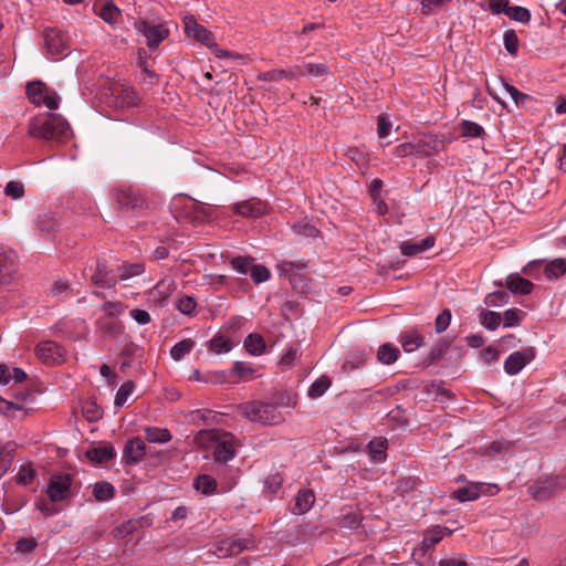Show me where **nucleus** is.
<instances>
[{
	"label": "nucleus",
	"instance_id": "nucleus-40",
	"mask_svg": "<svg viewBox=\"0 0 566 566\" xmlns=\"http://www.w3.org/2000/svg\"><path fill=\"white\" fill-rule=\"evenodd\" d=\"M502 322V315L497 312L482 310L480 323L489 331H495Z\"/></svg>",
	"mask_w": 566,
	"mask_h": 566
},
{
	"label": "nucleus",
	"instance_id": "nucleus-56",
	"mask_svg": "<svg viewBox=\"0 0 566 566\" xmlns=\"http://www.w3.org/2000/svg\"><path fill=\"white\" fill-rule=\"evenodd\" d=\"M249 275L251 276L254 283L260 284L268 281L271 274L266 266L253 263Z\"/></svg>",
	"mask_w": 566,
	"mask_h": 566
},
{
	"label": "nucleus",
	"instance_id": "nucleus-50",
	"mask_svg": "<svg viewBox=\"0 0 566 566\" xmlns=\"http://www.w3.org/2000/svg\"><path fill=\"white\" fill-rule=\"evenodd\" d=\"M511 20L527 24L531 21V12L528 9L520 6L510 7L506 14Z\"/></svg>",
	"mask_w": 566,
	"mask_h": 566
},
{
	"label": "nucleus",
	"instance_id": "nucleus-48",
	"mask_svg": "<svg viewBox=\"0 0 566 566\" xmlns=\"http://www.w3.org/2000/svg\"><path fill=\"white\" fill-rule=\"evenodd\" d=\"M197 303L190 295H184L176 301V308L184 315L191 316L195 314Z\"/></svg>",
	"mask_w": 566,
	"mask_h": 566
},
{
	"label": "nucleus",
	"instance_id": "nucleus-20",
	"mask_svg": "<svg viewBox=\"0 0 566 566\" xmlns=\"http://www.w3.org/2000/svg\"><path fill=\"white\" fill-rule=\"evenodd\" d=\"M394 154L398 158H406L410 156L424 157L430 153L427 151L426 145L422 143H402L395 148Z\"/></svg>",
	"mask_w": 566,
	"mask_h": 566
},
{
	"label": "nucleus",
	"instance_id": "nucleus-27",
	"mask_svg": "<svg viewBox=\"0 0 566 566\" xmlns=\"http://www.w3.org/2000/svg\"><path fill=\"white\" fill-rule=\"evenodd\" d=\"M117 105L120 107H133L138 104V96L132 87H119L114 91Z\"/></svg>",
	"mask_w": 566,
	"mask_h": 566
},
{
	"label": "nucleus",
	"instance_id": "nucleus-28",
	"mask_svg": "<svg viewBox=\"0 0 566 566\" xmlns=\"http://www.w3.org/2000/svg\"><path fill=\"white\" fill-rule=\"evenodd\" d=\"M297 65H301L304 71V74L301 77L308 76L312 78H317V77H324L331 73V69H329L328 64H326V63L314 64L312 62H306L305 60H303Z\"/></svg>",
	"mask_w": 566,
	"mask_h": 566
},
{
	"label": "nucleus",
	"instance_id": "nucleus-57",
	"mask_svg": "<svg viewBox=\"0 0 566 566\" xmlns=\"http://www.w3.org/2000/svg\"><path fill=\"white\" fill-rule=\"evenodd\" d=\"M83 413L90 422H94L102 418L103 410L96 402L88 401L83 406Z\"/></svg>",
	"mask_w": 566,
	"mask_h": 566
},
{
	"label": "nucleus",
	"instance_id": "nucleus-23",
	"mask_svg": "<svg viewBox=\"0 0 566 566\" xmlns=\"http://www.w3.org/2000/svg\"><path fill=\"white\" fill-rule=\"evenodd\" d=\"M86 455L92 462L106 463L115 458L116 450L112 444L99 446L87 450Z\"/></svg>",
	"mask_w": 566,
	"mask_h": 566
},
{
	"label": "nucleus",
	"instance_id": "nucleus-46",
	"mask_svg": "<svg viewBox=\"0 0 566 566\" xmlns=\"http://www.w3.org/2000/svg\"><path fill=\"white\" fill-rule=\"evenodd\" d=\"M233 347V343L224 336H214L210 340L209 348L216 354L229 353Z\"/></svg>",
	"mask_w": 566,
	"mask_h": 566
},
{
	"label": "nucleus",
	"instance_id": "nucleus-3",
	"mask_svg": "<svg viewBox=\"0 0 566 566\" xmlns=\"http://www.w3.org/2000/svg\"><path fill=\"white\" fill-rule=\"evenodd\" d=\"M45 54L52 60H61L70 52L69 36L63 31L51 28L44 31Z\"/></svg>",
	"mask_w": 566,
	"mask_h": 566
},
{
	"label": "nucleus",
	"instance_id": "nucleus-1",
	"mask_svg": "<svg viewBox=\"0 0 566 566\" xmlns=\"http://www.w3.org/2000/svg\"><path fill=\"white\" fill-rule=\"evenodd\" d=\"M29 134L45 140L65 143L71 138L72 129L60 114H46L30 122Z\"/></svg>",
	"mask_w": 566,
	"mask_h": 566
},
{
	"label": "nucleus",
	"instance_id": "nucleus-41",
	"mask_svg": "<svg viewBox=\"0 0 566 566\" xmlns=\"http://www.w3.org/2000/svg\"><path fill=\"white\" fill-rule=\"evenodd\" d=\"M224 374L223 373H206L201 374L198 369H193L191 375L189 376V379H192L198 382H214V384H222L224 381Z\"/></svg>",
	"mask_w": 566,
	"mask_h": 566
},
{
	"label": "nucleus",
	"instance_id": "nucleus-47",
	"mask_svg": "<svg viewBox=\"0 0 566 566\" xmlns=\"http://www.w3.org/2000/svg\"><path fill=\"white\" fill-rule=\"evenodd\" d=\"M524 316L525 313L523 311L514 307L509 308L502 316L503 326L506 328L517 326Z\"/></svg>",
	"mask_w": 566,
	"mask_h": 566
},
{
	"label": "nucleus",
	"instance_id": "nucleus-39",
	"mask_svg": "<svg viewBox=\"0 0 566 566\" xmlns=\"http://www.w3.org/2000/svg\"><path fill=\"white\" fill-rule=\"evenodd\" d=\"M145 434L146 439L153 443H166L171 440V434L169 430L158 427L146 428Z\"/></svg>",
	"mask_w": 566,
	"mask_h": 566
},
{
	"label": "nucleus",
	"instance_id": "nucleus-18",
	"mask_svg": "<svg viewBox=\"0 0 566 566\" xmlns=\"http://www.w3.org/2000/svg\"><path fill=\"white\" fill-rule=\"evenodd\" d=\"M434 242L436 241L432 235H428L418 242L405 241L400 245V251L405 256H413L420 252L431 249L434 245Z\"/></svg>",
	"mask_w": 566,
	"mask_h": 566
},
{
	"label": "nucleus",
	"instance_id": "nucleus-51",
	"mask_svg": "<svg viewBox=\"0 0 566 566\" xmlns=\"http://www.w3.org/2000/svg\"><path fill=\"white\" fill-rule=\"evenodd\" d=\"M503 44L510 55L516 56L518 52V38L514 30H506L503 33Z\"/></svg>",
	"mask_w": 566,
	"mask_h": 566
},
{
	"label": "nucleus",
	"instance_id": "nucleus-31",
	"mask_svg": "<svg viewBox=\"0 0 566 566\" xmlns=\"http://www.w3.org/2000/svg\"><path fill=\"white\" fill-rule=\"evenodd\" d=\"M234 457L232 442L222 441L216 444L213 450V460L218 463H227Z\"/></svg>",
	"mask_w": 566,
	"mask_h": 566
},
{
	"label": "nucleus",
	"instance_id": "nucleus-52",
	"mask_svg": "<svg viewBox=\"0 0 566 566\" xmlns=\"http://www.w3.org/2000/svg\"><path fill=\"white\" fill-rule=\"evenodd\" d=\"M283 479L280 474H271L264 480L263 491L268 496L275 495L282 488Z\"/></svg>",
	"mask_w": 566,
	"mask_h": 566
},
{
	"label": "nucleus",
	"instance_id": "nucleus-11",
	"mask_svg": "<svg viewBox=\"0 0 566 566\" xmlns=\"http://www.w3.org/2000/svg\"><path fill=\"white\" fill-rule=\"evenodd\" d=\"M452 532L444 526H433L426 531L422 541L418 547L415 548L412 556H424L430 549L433 548L446 535H451Z\"/></svg>",
	"mask_w": 566,
	"mask_h": 566
},
{
	"label": "nucleus",
	"instance_id": "nucleus-4",
	"mask_svg": "<svg viewBox=\"0 0 566 566\" xmlns=\"http://www.w3.org/2000/svg\"><path fill=\"white\" fill-rule=\"evenodd\" d=\"M72 476L66 473L51 475L46 485V494L51 502H62L71 497Z\"/></svg>",
	"mask_w": 566,
	"mask_h": 566
},
{
	"label": "nucleus",
	"instance_id": "nucleus-38",
	"mask_svg": "<svg viewBox=\"0 0 566 566\" xmlns=\"http://www.w3.org/2000/svg\"><path fill=\"white\" fill-rule=\"evenodd\" d=\"M277 269L281 274L292 277L306 269V262L283 260L277 264Z\"/></svg>",
	"mask_w": 566,
	"mask_h": 566
},
{
	"label": "nucleus",
	"instance_id": "nucleus-24",
	"mask_svg": "<svg viewBox=\"0 0 566 566\" xmlns=\"http://www.w3.org/2000/svg\"><path fill=\"white\" fill-rule=\"evenodd\" d=\"M506 287L512 293H516V294L518 293L522 295H526L532 292L533 283L531 281L520 276L518 274L514 273V274H510L506 277Z\"/></svg>",
	"mask_w": 566,
	"mask_h": 566
},
{
	"label": "nucleus",
	"instance_id": "nucleus-43",
	"mask_svg": "<svg viewBox=\"0 0 566 566\" xmlns=\"http://www.w3.org/2000/svg\"><path fill=\"white\" fill-rule=\"evenodd\" d=\"M125 308L126 306L118 301L105 302L99 306V311L104 313L102 316L112 317L114 319H117L118 316L124 313Z\"/></svg>",
	"mask_w": 566,
	"mask_h": 566
},
{
	"label": "nucleus",
	"instance_id": "nucleus-10",
	"mask_svg": "<svg viewBox=\"0 0 566 566\" xmlns=\"http://www.w3.org/2000/svg\"><path fill=\"white\" fill-rule=\"evenodd\" d=\"M138 33L146 38L147 46L156 50L158 45L168 36V30L161 24H151L147 21H140L136 24Z\"/></svg>",
	"mask_w": 566,
	"mask_h": 566
},
{
	"label": "nucleus",
	"instance_id": "nucleus-9",
	"mask_svg": "<svg viewBox=\"0 0 566 566\" xmlns=\"http://www.w3.org/2000/svg\"><path fill=\"white\" fill-rule=\"evenodd\" d=\"M90 272L92 284L102 289H113L117 284V275L111 270L105 262L97 261L95 266L85 269Z\"/></svg>",
	"mask_w": 566,
	"mask_h": 566
},
{
	"label": "nucleus",
	"instance_id": "nucleus-25",
	"mask_svg": "<svg viewBox=\"0 0 566 566\" xmlns=\"http://www.w3.org/2000/svg\"><path fill=\"white\" fill-rule=\"evenodd\" d=\"M566 273V258H557L544 266V274L548 281L560 279Z\"/></svg>",
	"mask_w": 566,
	"mask_h": 566
},
{
	"label": "nucleus",
	"instance_id": "nucleus-8",
	"mask_svg": "<svg viewBox=\"0 0 566 566\" xmlns=\"http://www.w3.org/2000/svg\"><path fill=\"white\" fill-rule=\"evenodd\" d=\"M564 488H566V475H555L536 481L528 488V492L535 500H542Z\"/></svg>",
	"mask_w": 566,
	"mask_h": 566
},
{
	"label": "nucleus",
	"instance_id": "nucleus-53",
	"mask_svg": "<svg viewBox=\"0 0 566 566\" xmlns=\"http://www.w3.org/2000/svg\"><path fill=\"white\" fill-rule=\"evenodd\" d=\"M56 228V222L52 219L39 218L35 224L38 234L42 238H51Z\"/></svg>",
	"mask_w": 566,
	"mask_h": 566
},
{
	"label": "nucleus",
	"instance_id": "nucleus-13",
	"mask_svg": "<svg viewBox=\"0 0 566 566\" xmlns=\"http://www.w3.org/2000/svg\"><path fill=\"white\" fill-rule=\"evenodd\" d=\"M534 359L533 349L517 350L507 356L504 361V371L514 376L517 375L528 363Z\"/></svg>",
	"mask_w": 566,
	"mask_h": 566
},
{
	"label": "nucleus",
	"instance_id": "nucleus-19",
	"mask_svg": "<svg viewBox=\"0 0 566 566\" xmlns=\"http://www.w3.org/2000/svg\"><path fill=\"white\" fill-rule=\"evenodd\" d=\"M315 495L308 489H302L295 496V503L292 509V513L295 515H302L307 513L314 505Z\"/></svg>",
	"mask_w": 566,
	"mask_h": 566
},
{
	"label": "nucleus",
	"instance_id": "nucleus-17",
	"mask_svg": "<svg viewBox=\"0 0 566 566\" xmlns=\"http://www.w3.org/2000/svg\"><path fill=\"white\" fill-rule=\"evenodd\" d=\"M248 547V543L243 539L226 538L217 543L213 554L219 558L241 553Z\"/></svg>",
	"mask_w": 566,
	"mask_h": 566
},
{
	"label": "nucleus",
	"instance_id": "nucleus-61",
	"mask_svg": "<svg viewBox=\"0 0 566 566\" xmlns=\"http://www.w3.org/2000/svg\"><path fill=\"white\" fill-rule=\"evenodd\" d=\"M451 318H452V314L450 312V310L446 308L443 310L437 317H436V321H434V329L437 333H442L444 332L450 323H451Z\"/></svg>",
	"mask_w": 566,
	"mask_h": 566
},
{
	"label": "nucleus",
	"instance_id": "nucleus-21",
	"mask_svg": "<svg viewBox=\"0 0 566 566\" xmlns=\"http://www.w3.org/2000/svg\"><path fill=\"white\" fill-rule=\"evenodd\" d=\"M303 74L304 71L301 65H292L286 70H272L265 72L262 75V78L265 81H280L282 78L296 80L300 78Z\"/></svg>",
	"mask_w": 566,
	"mask_h": 566
},
{
	"label": "nucleus",
	"instance_id": "nucleus-32",
	"mask_svg": "<svg viewBox=\"0 0 566 566\" xmlns=\"http://www.w3.org/2000/svg\"><path fill=\"white\" fill-rule=\"evenodd\" d=\"M98 15L109 25L116 27L120 20V10L108 1L99 9Z\"/></svg>",
	"mask_w": 566,
	"mask_h": 566
},
{
	"label": "nucleus",
	"instance_id": "nucleus-7",
	"mask_svg": "<svg viewBox=\"0 0 566 566\" xmlns=\"http://www.w3.org/2000/svg\"><path fill=\"white\" fill-rule=\"evenodd\" d=\"M66 349L53 340L41 342L35 347L36 357L46 365L63 363L66 358Z\"/></svg>",
	"mask_w": 566,
	"mask_h": 566
},
{
	"label": "nucleus",
	"instance_id": "nucleus-49",
	"mask_svg": "<svg viewBox=\"0 0 566 566\" xmlns=\"http://www.w3.org/2000/svg\"><path fill=\"white\" fill-rule=\"evenodd\" d=\"M230 264L235 272L248 275L253 264V259L249 256H234L230 260Z\"/></svg>",
	"mask_w": 566,
	"mask_h": 566
},
{
	"label": "nucleus",
	"instance_id": "nucleus-55",
	"mask_svg": "<svg viewBox=\"0 0 566 566\" xmlns=\"http://www.w3.org/2000/svg\"><path fill=\"white\" fill-rule=\"evenodd\" d=\"M134 391V382L132 381H127V382H124L117 390L116 392V397H115V405L117 407H123L126 401L128 400V398L130 397V395L133 394Z\"/></svg>",
	"mask_w": 566,
	"mask_h": 566
},
{
	"label": "nucleus",
	"instance_id": "nucleus-42",
	"mask_svg": "<svg viewBox=\"0 0 566 566\" xmlns=\"http://www.w3.org/2000/svg\"><path fill=\"white\" fill-rule=\"evenodd\" d=\"M193 486L202 494L210 495L214 492L217 482L212 476L202 474L195 480Z\"/></svg>",
	"mask_w": 566,
	"mask_h": 566
},
{
	"label": "nucleus",
	"instance_id": "nucleus-33",
	"mask_svg": "<svg viewBox=\"0 0 566 566\" xmlns=\"http://www.w3.org/2000/svg\"><path fill=\"white\" fill-rule=\"evenodd\" d=\"M93 496L97 502L111 501L115 496V489L109 482H96L93 485Z\"/></svg>",
	"mask_w": 566,
	"mask_h": 566
},
{
	"label": "nucleus",
	"instance_id": "nucleus-5",
	"mask_svg": "<svg viewBox=\"0 0 566 566\" xmlns=\"http://www.w3.org/2000/svg\"><path fill=\"white\" fill-rule=\"evenodd\" d=\"M27 93L29 99L36 106H45L49 109L59 107V95L49 90L42 82L28 84Z\"/></svg>",
	"mask_w": 566,
	"mask_h": 566
},
{
	"label": "nucleus",
	"instance_id": "nucleus-12",
	"mask_svg": "<svg viewBox=\"0 0 566 566\" xmlns=\"http://www.w3.org/2000/svg\"><path fill=\"white\" fill-rule=\"evenodd\" d=\"M184 27L185 32L189 38H193L208 48L216 45L212 33L199 24L193 15H186L184 18Z\"/></svg>",
	"mask_w": 566,
	"mask_h": 566
},
{
	"label": "nucleus",
	"instance_id": "nucleus-45",
	"mask_svg": "<svg viewBox=\"0 0 566 566\" xmlns=\"http://www.w3.org/2000/svg\"><path fill=\"white\" fill-rule=\"evenodd\" d=\"M331 386V380L326 376L317 378L308 388L311 398L322 397Z\"/></svg>",
	"mask_w": 566,
	"mask_h": 566
},
{
	"label": "nucleus",
	"instance_id": "nucleus-60",
	"mask_svg": "<svg viewBox=\"0 0 566 566\" xmlns=\"http://www.w3.org/2000/svg\"><path fill=\"white\" fill-rule=\"evenodd\" d=\"M4 195L17 200L24 196V186L20 181L11 180L6 185Z\"/></svg>",
	"mask_w": 566,
	"mask_h": 566
},
{
	"label": "nucleus",
	"instance_id": "nucleus-36",
	"mask_svg": "<svg viewBox=\"0 0 566 566\" xmlns=\"http://www.w3.org/2000/svg\"><path fill=\"white\" fill-rule=\"evenodd\" d=\"M118 277L122 281L130 280L135 276H139L145 272V265L143 263H123L118 265Z\"/></svg>",
	"mask_w": 566,
	"mask_h": 566
},
{
	"label": "nucleus",
	"instance_id": "nucleus-26",
	"mask_svg": "<svg viewBox=\"0 0 566 566\" xmlns=\"http://www.w3.org/2000/svg\"><path fill=\"white\" fill-rule=\"evenodd\" d=\"M234 211L243 217H260L264 212V207L261 202H252L250 200L235 203Z\"/></svg>",
	"mask_w": 566,
	"mask_h": 566
},
{
	"label": "nucleus",
	"instance_id": "nucleus-2",
	"mask_svg": "<svg viewBox=\"0 0 566 566\" xmlns=\"http://www.w3.org/2000/svg\"><path fill=\"white\" fill-rule=\"evenodd\" d=\"M240 412L250 421L274 424L281 421L275 405L265 401H249L239 406Z\"/></svg>",
	"mask_w": 566,
	"mask_h": 566
},
{
	"label": "nucleus",
	"instance_id": "nucleus-44",
	"mask_svg": "<svg viewBox=\"0 0 566 566\" xmlns=\"http://www.w3.org/2000/svg\"><path fill=\"white\" fill-rule=\"evenodd\" d=\"M461 135L467 138L481 137L484 134V128L472 120H463L460 124Z\"/></svg>",
	"mask_w": 566,
	"mask_h": 566
},
{
	"label": "nucleus",
	"instance_id": "nucleus-34",
	"mask_svg": "<svg viewBox=\"0 0 566 566\" xmlns=\"http://www.w3.org/2000/svg\"><path fill=\"white\" fill-rule=\"evenodd\" d=\"M243 345L245 350L253 356H260L265 350V342L259 334H249Z\"/></svg>",
	"mask_w": 566,
	"mask_h": 566
},
{
	"label": "nucleus",
	"instance_id": "nucleus-15",
	"mask_svg": "<svg viewBox=\"0 0 566 566\" xmlns=\"http://www.w3.org/2000/svg\"><path fill=\"white\" fill-rule=\"evenodd\" d=\"M175 289V281L170 277H164L148 291V300L149 302L161 304L174 293Z\"/></svg>",
	"mask_w": 566,
	"mask_h": 566
},
{
	"label": "nucleus",
	"instance_id": "nucleus-64",
	"mask_svg": "<svg viewBox=\"0 0 566 566\" xmlns=\"http://www.w3.org/2000/svg\"><path fill=\"white\" fill-rule=\"evenodd\" d=\"M503 88L510 94L514 103L520 106L525 103V101L528 98V96L522 92H520L516 87L513 85L502 82Z\"/></svg>",
	"mask_w": 566,
	"mask_h": 566
},
{
	"label": "nucleus",
	"instance_id": "nucleus-16",
	"mask_svg": "<svg viewBox=\"0 0 566 566\" xmlns=\"http://www.w3.org/2000/svg\"><path fill=\"white\" fill-rule=\"evenodd\" d=\"M15 271V254L12 251L0 248V284L9 283Z\"/></svg>",
	"mask_w": 566,
	"mask_h": 566
},
{
	"label": "nucleus",
	"instance_id": "nucleus-14",
	"mask_svg": "<svg viewBox=\"0 0 566 566\" xmlns=\"http://www.w3.org/2000/svg\"><path fill=\"white\" fill-rule=\"evenodd\" d=\"M146 453V444L140 438L129 439L123 450V461L126 464H135L139 462Z\"/></svg>",
	"mask_w": 566,
	"mask_h": 566
},
{
	"label": "nucleus",
	"instance_id": "nucleus-54",
	"mask_svg": "<svg viewBox=\"0 0 566 566\" xmlns=\"http://www.w3.org/2000/svg\"><path fill=\"white\" fill-rule=\"evenodd\" d=\"M509 302V294L505 291H495L485 296L484 303L491 307H499Z\"/></svg>",
	"mask_w": 566,
	"mask_h": 566
},
{
	"label": "nucleus",
	"instance_id": "nucleus-59",
	"mask_svg": "<svg viewBox=\"0 0 566 566\" xmlns=\"http://www.w3.org/2000/svg\"><path fill=\"white\" fill-rule=\"evenodd\" d=\"M118 202L123 207L135 208L142 205V199L138 195L132 191H122L118 195Z\"/></svg>",
	"mask_w": 566,
	"mask_h": 566
},
{
	"label": "nucleus",
	"instance_id": "nucleus-35",
	"mask_svg": "<svg viewBox=\"0 0 566 566\" xmlns=\"http://www.w3.org/2000/svg\"><path fill=\"white\" fill-rule=\"evenodd\" d=\"M400 352L398 347L392 344H384L377 350V359L384 365H390L397 361Z\"/></svg>",
	"mask_w": 566,
	"mask_h": 566
},
{
	"label": "nucleus",
	"instance_id": "nucleus-58",
	"mask_svg": "<svg viewBox=\"0 0 566 566\" xmlns=\"http://www.w3.org/2000/svg\"><path fill=\"white\" fill-rule=\"evenodd\" d=\"M254 371L255 370L251 365L243 361H234L231 369L233 375L244 380L251 378Z\"/></svg>",
	"mask_w": 566,
	"mask_h": 566
},
{
	"label": "nucleus",
	"instance_id": "nucleus-22",
	"mask_svg": "<svg viewBox=\"0 0 566 566\" xmlns=\"http://www.w3.org/2000/svg\"><path fill=\"white\" fill-rule=\"evenodd\" d=\"M96 328L108 338L117 337L123 329L122 323L112 317L99 316L96 319Z\"/></svg>",
	"mask_w": 566,
	"mask_h": 566
},
{
	"label": "nucleus",
	"instance_id": "nucleus-6",
	"mask_svg": "<svg viewBox=\"0 0 566 566\" xmlns=\"http://www.w3.org/2000/svg\"><path fill=\"white\" fill-rule=\"evenodd\" d=\"M500 489L496 484L469 482L453 492V496L460 502H469L479 499L482 494L494 495Z\"/></svg>",
	"mask_w": 566,
	"mask_h": 566
},
{
	"label": "nucleus",
	"instance_id": "nucleus-63",
	"mask_svg": "<svg viewBox=\"0 0 566 566\" xmlns=\"http://www.w3.org/2000/svg\"><path fill=\"white\" fill-rule=\"evenodd\" d=\"M50 500H38L35 502V507L41 512L44 517L53 516L59 513V509L53 504Z\"/></svg>",
	"mask_w": 566,
	"mask_h": 566
},
{
	"label": "nucleus",
	"instance_id": "nucleus-62",
	"mask_svg": "<svg viewBox=\"0 0 566 566\" xmlns=\"http://www.w3.org/2000/svg\"><path fill=\"white\" fill-rule=\"evenodd\" d=\"M35 478V471L31 465H21L17 473V482L23 485L31 483Z\"/></svg>",
	"mask_w": 566,
	"mask_h": 566
},
{
	"label": "nucleus",
	"instance_id": "nucleus-30",
	"mask_svg": "<svg viewBox=\"0 0 566 566\" xmlns=\"http://www.w3.org/2000/svg\"><path fill=\"white\" fill-rule=\"evenodd\" d=\"M388 447L387 439L377 438L368 443V451L374 462H384L387 458L386 450Z\"/></svg>",
	"mask_w": 566,
	"mask_h": 566
},
{
	"label": "nucleus",
	"instance_id": "nucleus-29",
	"mask_svg": "<svg viewBox=\"0 0 566 566\" xmlns=\"http://www.w3.org/2000/svg\"><path fill=\"white\" fill-rule=\"evenodd\" d=\"M406 353H412L423 345V337L417 331H408L400 336Z\"/></svg>",
	"mask_w": 566,
	"mask_h": 566
},
{
	"label": "nucleus",
	"instance_id": "nucleus-37",
	"mask_svg": "<svg viewBox=\"0 0 566 566\" xmlns=\"http://www.w3.org/2000/svg\"><path fill=\"white\" fill-rule=\"evenodd\" d=\"M196 346V342L191 338H185L180 342L176 343L170 349V357L175 361L181 360L186 355H188Z\"/></svg>",
	"mask_w": 566,
	"mask_h": 566
}]
</instances>
